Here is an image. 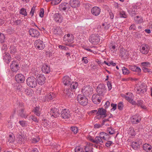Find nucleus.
I'll use <instances>...</instances> for the list:
<instances>
[{"mask_svg": "<svg viewBox=\"0 0 152 152\" xmlns=\"http://www.w3.org/2000/svg\"><path fill=\"white\" fill-rule=\"evenodd\" d=\"M26 84L29 87L34 88L37 85L36 79L34 77H29L26 80Z\"/></svg>", "mask_w": 152, "mask_h": 152, "instance_id": "nucleus-1", "label": "nucleus"}, {"mask_svg": "<svg viewBox=\"0 0 152 152\" xmlns=\"http://www.w3.org/2000/svg\"><path fill=\"white\" fill-rule=\"evenodd\" d=\"M93 91V88L91 86L86 85L83 87L81 91L84 96H88L92 94Z\"/></svg>", "mask_w": 152, "mask_h": 152, "instance_id": "nucleus-2", "label": "nucleus"}, {"mask_svg": "<svg viewBox=\"0 0 152 152\" xmlns=\"http://www.w3.org/2000/svg\"><path fill=\"white\" fill-rule=\"evenodd\" d=\"M89 40L92 44L97 45L100 41V37L97 34H93L90 37Z\"/></svg>", "mask_w": 152, "mask_h": 152, "instance_id": "nucleus-3", "label": "nucleus"}, {"mask_svg": "<svg viewBox=\"0 0 152 152\" xmlns=\"http://www.w3.org/2000/svg\"><path fill=\"white\" fill-rule=\"evenodd\" d=\"M86 96L80 94L78 95L77 96V100L78 102L82 105L86 106L88 103V99Z\"/></svg>", "mask_w": 152, "mask_h": 152, "instance_id": "nucleus-4", "label": "nucleus"}, {"mask_svg": "<svg viewBox=\"0 0 152 152\" xmlns=\"http://www.w3.org/2000/svg\"><path fill=\"white\" fill-rule=\"evenodd\" d=\"M97 94L101 96H103L106 92V88L103 84H99L96 89Z\"/></svg>", "mask_w": 152, "mask_h": 152, "instance_id": "nucleus-5", "label": "nucleus"}, {"mask_svg": "<svg viewBox=\"0 0 152 152\" xmlns=\"http://www.w3.org/2000/svg\"><path fill=\"white\" fill-rule=\"evenodd\" d=\"M123 96L132 105H136L137 103L135 101L133 100L134 96L132 93L130 92L127 93L126 95H124Z\"/></svg>", "mask_w": 152, "mask_h": 152, "instance_id": "nucleus-6", "label": "nucleus"}, {"mask_svg": "<svg viewBox=\"0 0 152 152\" xmlns=\"http://www.w3.org/2000/svg\"><path fill=\"white\" fill-rule=\"evenodd\" d=\"M140 52L142 54L146 55L148 53L150 47L148 44L144 43L140 46Z\"/></svg>", "mask_w": 152, "mask_h": 152, "instance_id": "nucleus-7", "label": "nucleus"}, {"mask_svg": "<svg viewBox=\"0 0 152 152\" xmlns=\"http://www.w3.org/2000/svg\"><path fill=\"white\" fill-rule=\"evenodd\" d=\"M18 114L19 116L22 118H26L29 114L25 110L24 108H21L17 111Z\"/></svg>", "mask_w": 152, "mask_h": 152, "instance_id": "nucleus-8", "label": "nucleus"}, {"mask_svg": "<svg viewBox=\"0 0 152 152\" xmlns=\"http://www.w3.org/2000/svg\"><path fill=\"white\" fill-rule=\"evenodd\" d=\"M70 8L69 4L66 2L61 3L59 6V10L60 11H68Z\"/></svg>", "mask_w": 152, "mask_h": 152, "instance_id": "nucleus-9", "label": "nucleus"}, {"mask_svg": "<svg viewBox=\"0 0 152 152\" xmlns=\"http://www.w3.org/2000/svg\"><path fill=\"white\" fill-rule=\"evenodd\" d=\"M35 46L39 50H42L45 47V45L42 41L38 39L34 42Z\"/></svg>", "mask_w": 152, "mask_h": 152, "instance_id": "nucleus-10", "label": "nucleus"}, {"mask_svg": "<svg viewBox=\"0 0 152 152\" xmlns=\"http://www.w3.org/2000/svg\"><path fill=\"white\" fill-rule=\"evenodd\" d=\"M61 116L64 119H68L70 118L71 115L69 110L66 109H63L61 111Z\"/></svg>", "mask_w": 152, "mask_h": 152, "instance_id": "nucleus-11", "label": "nucleus"}, {"mask_svg": "<svg viewBox=\"0 0 152 152\" xmlns=\"http://www.w3.org/2000/svg\"><path fill=\"white\" fill-rule=\"evenodd\" d=\"M10 68L14 72H16L19 69V63L17 62L16 61H13L11 64Z\"/></svg>", "mask_w": 152, "mask_h": 152, "instance_id": "nucleus-12", "label": "nucleus"}, {"mask_svg": "<svg viewBox=\"0 0 152 152\" xmlns=\"http://www.w3.org/2000/svg\"><path fill=\"white\" fill-rule=\"evenodd\" d=\"M137 91L140 94H142L147 91L146 86L143 84H142L137 88Z\"/></svg>", "mask_w": 152, "mask_h": 152, "instance_id": "nucleus-13", "label": "nucleus"}, {"mask_svg": "<svg viewBox=\"0 0 152 152\" xmlns=\"http://www.w3.org/2000/svg\"><path fill=\"white\" fill-rule=\"evenodd\" d=\"M50 115H51V117L53 116L55 118H56L59 115V110L56 108H52L50 111Z\"/></svg>", "mask_w": 152, "mask_h": 152, "instance_id": "nucleus-14", "label": "nucleus"}, {"mask_svg": "<svg viewBox=\"0 0 152 152\" xmlns=\"http://www.w3.org/2000/svg\"><path fill=\"white\" fill-rule=\"evenodd\" d=\"M63 93L66 97L69 98H71L72 96H73V94L72 92L71 89H70L69 87V86H65Z\"/></svg>", "mask_w": 152, "mask_h": 152, "instance_id": "nucleus-15", "label": "nucleus"}, {"mask_svg": "<svg viewBox=\"0 0 152 152\" xmlns=\"http://www.w3.org/2000/svg\"><path fill=\"white\" fill-rule=\"evenodd\" d=\"M36 80L39 85H42L45 82V78L44 75H39L37 76Z\"/></svg>", "mask_w": 152, "mask_h": 152, "instance_id": "nucleus-16", "label": "nucleus"}, {"mask_svg": "<svg viewBox=\"0 0 152 152\" xmlns=\"http://www.w3.org/2000/svg\"><path fill=\"white\" fill-rule=\"evenodd\" d=\"M29 34L32 37H37L40 34L39 32L34 28H31L28 31Z\"/></svg>", "mask_w": 152, "mask_h": 152, "instance_id": "nucleus-17", "label": "nucleus"}, {"mask_svg": "<svg viewBox=\"0 0 152 152\" xmlns=\"http://www.w3.org/2000/svg\"><path fill=\"white\" fill-rule=\"evenodd\" d=\"M100 95L97 94L93 95L92 97L93 102L96 104H99L101 102V98Z\"/></svg>", "mask_w": 152, "mask_h": 152, "instance_id": "nucleus-18", "label": "nucleus"}, {"mask_svg": "<svg viewBox=\"0 0 152 152\" xmlns=\"http://www.w3.org/2000/svg\"><path fill=\"white\" fill-rule=\"evenodd\" d=\"M63 83L66 86L68 87L71 83V80L68 76H65L62 79Z\"/></svg>", "mask_w": 152, "mask_h": 152, "instance_id": "nucleus-19", "label": "nucleus"}, {"mask_svg": "<svg viewBox=\"0 0 152 152\" xmlns=\"http://www.w3.org/2000/svg\"><path fill=\"white\" fill-rule=\"evenodd\" d=\"M107 111L102 108H99L98 109V114L97 116L101 115L100 117H102L103 118L107 116Z\"/></svg>", "mask_w": 152, "mask_h": 152, "instance_id": "nucleus-20", "label": "nucleus"}, {"mask_svg": "<svg viewBox=\"0 0 152 152\" xmlns=\"http://www.w3.org/2000/svg\"><path fill=\"white\" fill-rule=\"evenodd\" d=\"M92 14L94 15L97 16L100 13V9L97 7H93L91 10Z\"/></svg>", "mask_w": 152, "mask_h": 152, "instance_id": "nucleus-21", "label": "nucleus"}, {"mask_svg": "<svg viewBox=\"0 0 152 152\" xmlns=\"http://www.w3.org/2000/svg\"><path fill=\"white\" fill-rule=\"evenodd\" d=\"M16 81L18 83H23L25 80V77L23 75L19 74L17 75L15 77Z\"/></svg>", "mask_w": 152, "mask_h": 152, "instance_id": "nucleus-22", "label": "nucleus"}, {"mask_svg": "<svg viewBox=\"0 0 152 152\" xmlns=\"http://www.w3.org/2000/svg\"><path fill=\"white\" fill-rule=\"evenodd\" d=\"M69 4L71 7L75 8L79 6L80 3L78 0H70Z\"/></svg>", "mask_w": 152, "mask_h": 152, "instance_id": "nucleus-23", "label": "nucleus"}, {"mask_svg": "<svg viewBox=\"0 0 152 152\" xmlns=\"http://www.w3.org/2000/svg\"><path fill=\"white\" fill-rule=\"evenodd\" d=\"M55 20L58 23H61L62 22L63 19L61 15L59 13H55L54 16Z\"/></svg>", "mask_w": 152, "mask_h": 152, "instance_id": "nucleus-24", "label": "nucleus"}, {"mask_svg": "<svg viewBox=\"0 0 152 152\" xmlns=\"http://www.w3.org/2000/svg\"><path fill=\"white\" fill-rule=\"evenodd\" d=\"M43 72L45 74H48L50 72V66L46 64H44L42 67Z\"/></svg>", "mask_w": 152, "mask_h": 152, "instance_id": "nucleus-25", "label": "nucleus"}, {"mask_svg": "<svg viewBox=\"0 0 152 152\" xmlns=\"http://www.w3.org/2000/svg\"><path fill=\"white\" fill-rule=\"evenodd\" d=\"M53 33L56 35H61L62 33L61 28L59 26L55 27L53 30Z\"/></svg>", "mask_w": 152, "mask_h": 152, "instance_id": "nucleus-26", "label": "nucleus"}, {"mask_svg": "<svg viewBox=\"0 0 152 152\" xmlns=\"http://www.w3.org/2000/svg\"><path fill=\"white\" fill-rule=\"evenodd\" d=\"M91 140L93 142L96 144H99L101 145H102L104 142L103 140H102L100 136L96 137L94 139H92Z\"/></svg>", "mask_w": 152, "mask_h": 152, "instance_id": "nucleus-27", "label": "nucleus"}, {"mask_svg": "<svg viewBox=\"0 0 152 152\" xmlns=\"http://www.w3.org/2000/svg\"><path fill=\"white\" fill-rule=\"evenodd\" d=\"M142 148L143 149L147 152H152V146L148 144H144Z\"/></svg>", "mask_w": 152, "mask_h": 152, "instance_id": "nucleus-28", "label": "nucleus"}, {"mask_svg": "<svg viewBox=\"0 0 152 152\" xmlns=\"http://www.w3.org/2000/svg\"><path fill=\"white\" fill-rule=\"evenodd\" d=\"M56 96V94L55 93L53 92H50L47 96H45V97L46 100L49 101L52 100L55 98Z\"/></svg>", "mask_w": 152, "mask_h": 152, "instance_id": "nucleus-29", "label": "nucleus"}, {"mask_svg": "<svg viewBox=\"0 0 152 152\" xmlns=\"http://www.w3.org/2000/svg\"><path fill=\"white\" fill-rule=\"evenodd\" d=\"M127 52L124 49H120V56L123 58L125 59L127 57Z\"/></svg>", "mask_w": 152, "mask_h": 152, "instance_id": "nucleus-30", "label": "nucleus"}, {"mask_svg": "<svg viewBox=\"0 0 152 152\" xmlns=\"http://www.w3.org/2000/svg\"><path fill=\"white\" fill-rule=\"evenodd\" d=\"M137 8V6L136 5H134L132 6L130 13V15L132 16H134L138 13V11Z\"/></svg>", "mask_w": 152, "mask_h": 152, "instance_id": "nucleus-31", "label": "nucleus"}, {"mask_svg": "<svg viewBox=\"0 0 152 152\" xmlns=\"http://www.w3.org/2000/svg\"><path fill=\"white\" fill-rule=\"evenodd\" d=\"M131 146L132 148L135 150L139 148V142L138 141H134L132 142Z\"/></svg>", "mask_w": 152, "mask_h": 152, "instance_id": "nucleus-32", "label": "nucleus"}, {"mask_svg": "<svg viewBox=\"0 0 152 152\" xmlns=\"http://www.w3.org/2000/svg\"><path fill=\"white\" fill-rule=\"evenodd\" d=\"M134 20L137 23H141L144 22L143 18L141 16H137L134 18Z\"/></svg>", "mask_w": 152, "mask_h": 152, "instance_id": "nucleus-33", "label": "nucleus"}, {"mask_svg": "<svg viewBox=\"0 0 152 152\" xmlns=\"http://www.w3.org/2000/svg\"><path fill=\"white\" fill-rule=\"evenodd\" d=\"M141 120L140 118H138L137 115H134L132 117L131 119L132 122L133 124H137Z\"/></svg>", "mask_w": 152, "mask_h": 152, "instance_id": "nucleus-34", "label": "nucleus"}, {"mask_svg": "<svg viewBox=\"0 0 152 152\" xmlns=\"http://www.w3.org/2000/svg\"><path fill=\"white\" fill-rule=\"evenodd\" d=\"M129 69L133 71L140 72L141 71V69L139 67L136 66L130 65L129 66Z\"/></svg>", "mask_w": 152, "mask_h": 152, "instance_id": "nucleus-35", "label": "nucleus"}, {"mask_svg": "<svg viewBox=\"0 0 152 152\" xmlns=\"http://www.w3.org/2000/svg\"><path fill=\"white\" fill-rule=\"evenodd\" d=\"M136 104H137L138 106L140 107L141 108L144 109H146V107L145 105H144V102L142 100H138L137 101V102H136Z\"/></svg>", "mask_w": 152, "mask_h": 152, "instance_id": "nucleus-36", "label": "nucleus"}, {"mask_svg": "<svg viewBox=\"0 0 152 152\" xmlns=\"http://www.w3.org/2000/svg\"><path fill=\"white\" fill-rule=\"evenodd\" d=\"M74 38L72 35H71V38L68 37L67 36L64 37L63 40L66 43H72L73 42Z\"/></svg>", "mask_w": 152, "mask_h": 152, "instance_id": "nucleus-37", "label": "nucleus"}, {"mask_svg": "<svg viewBox=\"0 0 152 152\" xmlns=\"http://www.w3.org/2000/svg\"><path fill=\"white\" fill-rule=\"evenodd\" d=\"M73 111L76 113L77 114L76 115L78 117L80 118H82L83 117V115L80 112L78 108H75V109L73 110Z\"/></svg>", "mask_w": 152, "mask_h": 152, "instance_id": "nucleus-38", "label": "nucleus"}, {"mask_svg": "<svg viewBox=\"0 0 152 152\" xmlns=\"http://www.w3.org/2000/svg\"><path fill=\"white\" fill-rule=\"evenodd\" d=\"M99 136H100V137L102 138V140L103 141V140H106L107 137H105L108 136V134L106 133L102 132L99 134Z\"/></svg>", "mask_w": 152, "mask_h": 152, "instance_id": "nucleus-39", "label": "nucleus"}, {"mask_svg": "<svg viewBox=\"0 0 152 152\" xmlns=\"http://www.w3.org/2000/svg\"><path fill=\"white\" fill-rule=\"evenodd\" d=\"M40 108L39 107H36L33 110V112L37 116H39L40 115Z\"/></svg>", "mask_w": 152, "mask_h": 152, "instance_id": "nucleus-40", "label": "nucleus"}, {"mask_svg": "<svg viewBox=\"0 0 152 152\" xmlns=\"http://www.w3.org/2000/svg\"><path fill=\"white\" fill-rule=\"evenodd\" d=\"M78 86V83L77 82H73L71 83V84L69 86L70 87L71 89H76Z\"/></svg>", "mask_w": 152, "mask_h": 152, "instance_id": "nucleus-41", "label": "nucleus"}, {"mask_svg": "<svg viewBox=\"0 0 152 152\" xmlns=\"http://www.w3.org/2000/svg\"><path fill=\"white\" fill-rule=\"evenodd\" d=\"M34 91L32 89H26L25 90L26 94L28 96H32Z\"/></svg>", "mask_w": 152, "mask_h": 152, "instance_id": "nucleus-42", "label": "nucleus"}, {"mask_svg": "<svg viewBox=\"0 0 152 152\" xmlns=\"http://www.w3.org/2000/svg\"><path fill=\"white\" fill-rule=\"evenodd\" d=\"M18 143L20 144L24 143V138L22 135H18L17 137Z\"/></svg>", "mask_w": 152, "mask_h": 152, "instance_id": "nucleus-43", "label": "nucleus"}, {"mask_svg": "<svg viewBox=\"0 0 152 152\" xmlns=\"http://www.w3.org/2000/svg\"><path fill=\"white\" fill-rule=\"evenodd\" d=\"M123 74L125 75H127L130 73L129 70L125 67H123L122 69Z\"/></svg>", "mask_w": 152, "mask_h": 152, "instance_id": "nucleus-44", "label": "nucleus"}, {"mask_svg": "<svg viewBox=\"0 0 152 152\" xmlns=\"http://www.w3.org/2000/svg\"><path fill=\"white\" fill-rule=\"evenodd\" d=\"M17 52L16 48L15 47L11 46L10 48V53L12 54H14Z\"/></svg>", "mask_w": 152, "mask_h": 152, "instance_id": "nucleus-45", "label": "nucleus"}, {"mask_svg": "<svg viewBox=\"0 0 152 152\" xmlns=\"http://www.w3.org/2000/svg\"><path fill=\"white\" fill-rule=\"evenodd\" d=\"M15 141V137L12 134H10L8 138V141L9 143Z\"/></svg>", "mask_w": 152, "mask_h": 152, "instance_id": "nucleus-46", "label": "nucleus"}, {"mask_svg": "<svg viewBox=\"0 0 152 152\" xmlns=\"http://www.w3.org/2000/svg\"><path fill=\"white\" fill-rule=\"evenodd\" d=\"M129 134H130L132 136L135 135V131L133 128L131 127L129 129Z\"/></svg>", "mask_w": 152, "mask_h": 152, "instance_id": "nucleus-47", "label": "nucleus"}, {"mask_svg": "<svg viewBox=\"0 0 152 152\" xmlns=\"http://www.w3.org/2000/svg\"><path fill=\"white\" fill-rule=\"evenodd\" d=\"M20 13L24 16H27V14L26 9L24 8H22L20 9Z\"/></svg>", "mask_w": 152, "mask_h": 152, "instance_id": "nucleus-48", "label": "nucleus"}, {"mask_svg": "<svg viewBox=\"0 0 152 152\" xmlns=\"http://www.w3.org/2000/svg\"><path fill=\"white\" fill-rule=\"evenodd\" d=\"M107 132L110 134H113L115 133L114 130L112 127L108 128L107 129Z\"/></svg>", "mask_w": 152, "mask_h": 152, "instance_id": "nucleus-49", "label": "nucleus"}, {"mask_svg": "<svg viewBox=\"0 0 152 152\" xmlns=\"http://www.w3.org/2000/svg\"><path fill=\"white\" fill-rule=\"evenodd\" d=\"M10 58L11 57L10 56V55L9 54L8 55L6 54L4 56V59L6 61V62L7 64H8L9 63V60L10 59Z\"/></svg>", "mask_w": 152, "mask_h": 152, "instance_id": "nucleus-50", "label": "nucleus"}, {"mask_svg": "<svg viewBox=\"0 0 152 152\" xmlns=\"http://www.w3.org/2000/svg\"><path fill=\"white\" fill-rule=\"evenodd\" d=\"M19 123L23 127H26L27 126L26 121H20Z\"/></svg>", "mask_w": 152, "mask_h": 152, "instance_id": "nucleus-51", "label": "nucleus"}, {"mask_svg": "<svg viewBox=\"0 0 152 152\" xmlns=\"http://www.w3.org/2000/svg\"><path fill=\"white\" fill-rule=\"evenodd\" d=\"M5 38L4 35L2 33H0V42L1 43L4 42Z\"/></svg>", "mask_w": 152, "mask_h": 152, "instance_id": "nucleus-52", "label": "nucleus"}, {"mask_svg": "<svg viewBox=\"0 0 152 152\" xmlns=\"http://www.w3.org/2000/svg\"><path fill=\"white\" fill-rule=\"evenodd\" d=\"M124 107V105L122 102H119L118 104V110H123Z\"/></svg>", "mask_w": 152, "mask_h": 152, "instance_id": "nucleus-53", "label": "nucleus"}, {"mask_svg": "<svg viewBox=\"0 0 152 152\" xmlns=\"http://www.w3.org/2000/svg\"><path fill=\"white\" fill-rule=\"evenodd\" d=\"M142 70L143 72L145 73H148L150 74L151 73V72L150 69L145 67H143L142 68Z\"/></svg>", "mask_w": 152, "mask_h": 152, "instance_id": "nucleus-54", "label": "nucleus"}, {"mask_svg": "<svg viewBox=\"0 0 152 152\" xmlns=\"http://www.w3.org/2000/svg\"><path fill=\"white\" fill-rule=\"evenodd\" d=\"M141 65L143 67H149L150 65V64L148 62H144L141 63Z\"/></svg>", "mask_w": 152, "mask_h": 152, "instance_id": "nucleus-55", "label": "nucleus"}, {"mask_svg": "<svg viewBox=\"0 0 152 152\" xmlns=\"http://www.w3.org/2000/svg\"><path fill=\"white\" fill-rule=\"evenodd\" d=\"M71 130L74 134H76L78 132V129L76 127H71Z\"/></svg>", "mask_w": 152, "mask_h": 152, "instance_id": "nucleus-56", "label": "nucleus"}, {"mask_svg": "<svg viewBox=\"0 0 152 152\" xmlns=\"http://www.w3.org/2000/svg\"><path fill=\"white\" fill-rule=\"evenodd\" d=\"M62 0H53L51 2V4L53 5H56L58 4Z\"/></svg>", "mask_w": 152, "mask_h": 152, "instance_id": "nucleus-57", "label": "nucleus"}, {"mask_svg": "<svg viewBox=\"0 0 152 152\" xmlns=\"http://www.w3.org/2000/svg\"><path fill=\"white\" fill-rule=\"evenodd\" d=\"M113 144V142L111 141H107L105 144V146L107 147H109L111 145Z\"/></svg>", "mask_w": 152, "mask_h": 152, "instance_id": "nucleus-58", "label": "nucleus"}, {"mask_svg": "<svg viewBox=\"0 0 152 152\" xmlns=\"http://www.w3.org/2000/svg\"><path fill=\"white\" fill-rule=\"evenodd\" d=\"M120 17L122 18H126L127 17L125 12L123 11H121L120 12Z\"/></svg>", "mask_w": 152, "mask_h": 152, "instance_id": "nucleus-59", "label": "nucleus"}, {"mask_svg": "<svg viewBox=\"0 0 152 152\" xmlns=\"http://www.w3.org/2000/svg\"><path fill=\"white\" fill-rule=\"evenodd\" d=\"M111 106L112 107V108L111 109V110L114 111L116 109L117 106L116 104L112 103L111 104Z\"/></svg>", "mask_w": 152, "mask_h": 152, "instance_id": "nucleus-60", "label": "nucleus"}, {"mask_svg": "<svg viewBox=\"0 0 152 152\" xmlns=\"http://www.w3.org/2000/svg\"><path fill=\"white\" fill-rule=\"evenodd\" d=\"M36 7V6H34L31 9V10L30 12V14L31 15V16H32L34 13V12L35 11V8Z\"/></svg>", "mask_w": 152, "mask_h": 152, "instance_id": "nucleus-61", "label": "nucleus"}, {"mask_svg": "<svg viewBox=\"0 0 152 152\" xmlns=\"http://www.w3.org/2000/svg\"><path fill=\"white\" fill-rule=\"evenodd\" d=\"M107 85L108 87V90H110L112 88V85L111 82L109 81H108L107 83Z\"/></svg>", "mask_w": 152, "mask_h": 152, "instance_id": "nucleus-62", "label": "nucleus"}, {"mask_svg": "<svg viewBox=\"0 0 152 152\" xmlns=\"http://www.w3.org/2000/svg\"><path fill=\"white\" fill-rule=\"evenodd\" d=\"M75 152H84L82 151V149L79 147H77L75 149Z\"/></svg>", "mask_w": 152, "mask_h": 152, "instance_id": "nucleus-63", "label": "nucleus"}, {"mask_svg": "<svg viewBox=\"0 0 152 152\" xmlns=\"http://www.w3.org/2000/svg\"><path fill=\"white\" fill-rule=\"evenodd\" d=\"M136 26L134 24L132 25L129 28V29L131 30H136Z\"/></svg>", "mask_w": 152, "mask_h": 152, "instance_id": "nucleus-64", "label": "nucleus"}]
</instances>
